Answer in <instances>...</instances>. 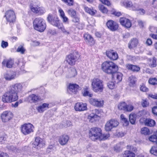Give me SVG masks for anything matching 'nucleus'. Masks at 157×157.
Masks as SVG:
<instances>
[{"label":"nucleus","mask_w":157,"mask_h":157,"mask_svg":"<svg viewBox=\"0 0 157 157\" xmlns=\"http://www.w3.org/2000/svg\"><path fill=\"white\" fill-rule=\"evenodd\" d=\"M101 68L105 73L108 74H113V78L117 82L122 79V74L120 72L115 73L118 69L117 66L114 63L110 61H105L101 65Z\"/></svg>","instance_id":"f03ea898"},{"label":"nucleus","mask_w":157,"mask_h":157,"mask_svg":"<svg viewBox=\"0 0 157 157\" xmlns=\"http://www.w3.org/2000/svg\"><path fill=\"white\" fill-rule=\"evenodd\" d=\"M58 12L60 17L65 15V13L63 10L60 8H59Z\"/></svg>","instance_id":"69168bd1"},{"label":"nucleus","mask_w":157,"mask_h":157,"mask_svg":"<svg viewBox=\"0 0 157 157\" xmlns=\"http://www.w3.org/2000/svg\"><path fill=\"white\" fill-rule=\"evenodd\" d=\"M84 10L86 13L92 15H94L96 12V10L93 9L89 8L85 6L84 7Z\"/></svg>","instance_id":"473e14b6"},{"label":"nucleus","mask_w":157,"mask_h":157,"mask_svg":"<svg viewBox=\"0 0 157 157\" xmlns=\"http://www.w3.org/2000/svg\"><path fill=\"white\" fill-rule=\"evenodd\" d=\"M67 12L68 14L72 17L77 15L76 11L72 9H70L68 10Z\"/></svg>","instance_id":"ea45409f"},{"label":"nucleus","mask_w":157,"mask_h":157,"mask_svg":"<svg viewBox=\"0 0 157 157\" xmlns=\"http://www.w3.org/2000/svg\"><path fill=\"white\" fill-rule=\"evenodd\" d=\"M13 116V115L12 112L5 111L1 114V118L3 122H6L11 119Z\"/></svg>","instance_id":"9b49d317"},{"label":"nucleus","mask_w":157,"mask_h":157,"mask_svg":"<svg viewBox=\"0 0 157 157\" xmlns=\"http://www.w3.org/2000/svg\"><path fill=\"white\" fill-rule=\"evenodd\" d=\"M13 64V61L10 59H5L2 63V64L3 66L9 68L12 67Z\"/></svg>","instance_id":"393cba45"},{"label":"nucleus","mask_w":157,"mask_h":157,"mask_svg":"<svg viewBox=\"0 0 157 157\" xmlns=\"http://www.w3.org/2000/svg\"><path fill=\"white\" fill-rule=\"evenodd\" d=\"M138 40L136 39H133L128 44V47L129 48H132L136 47L138 44Z\"/></svg>","instance_id":"c756f323"},{"label":"nucleus","mask_w":157,"mask_h":157,"mask_svg":"<svg viewBox=\"0 0 157 157\" xmlns=\"http://www.w3.org/2000/svg\"><path fill=\"white\" fill-rule=\"evenodd\" d=\"M5 17L7 21L10 23H13L16 18L14 12L12 10L7 11L6 13Z\"/></svg>","instance_id":"1a4fd4ad"},{"label":"nucleus","mask_w":157,"mask_h":157,"mask_svg":"<svg viewBox=\"0 0 157 157\" xmlns=\"http://www.w3.org/2000/svg\"><path fill=\"white\" fill-rule=\"evenodd\" d=\"M77 74V72L75 68L72 67L68 69L66 74V77L67 78H72L75 77Z\"/></svg>","instance_id":"a211bd4d"},{"label":"nucleus","mask_w":157,"mask_h":157,"mask_svg":"<svg viewBox=\"0 0 157 157\" xmlns=\"http://www.w3.org/2000/svg\"><path fill=\"white\" fill-rule=\"evenodd\" d=\"M82 94L84 96H88L91 97L92 94L89 91V88L87 87L84 88L82 90Z\"/></svg>","instance_id":"7c9ffc66"},{"label":"nucleus","mask_w":157,"mask_h":157,"mask_svg":"<svg viewBox=\"0 0 157 157\" xmlns=\"http://www.w3.org/2000/svg\"><path fill=\"white\" fill-rule=\"evenodd\" d=\"M127 68L131 70L133 72H138L140 70L139 67L136 65L130 64H127L126 65Z\"/></svg>","instance_id":"c85d7f7f"},{"label":"nucleus","mask_w":157,"mask_h":157,"mask_svg":"<svg viewBox=\"0 0 157 157\" xmlns=\"http://www.w3.org/2000/svg\"><path fill=\"white\" fill-rule=\"evenodd\" d=\"M23 86L21 83H17L10 87L9 90L2 96V101L4 103H11L18 99L17 93L22 90Z\"/></svg>","instance_id":"f257e3e1"},{"label":"nucleus","mask_w":157,"mask_h":157,"mask_svg":"<svg viewBox=\"0 0 157 157\" xmlns=\"http://www.w3.org/2000/svg\"><path fill=\"white\" fill-rule=\"evenodd\" d=\"M151 154L157 156V146H152L150 150Z\"/></svg>","instance_id":"49530a36"},{"label":"nucleus","mask_w":157,"mask_h":157,"mask_svg":"<svg viewBox=\"0 0 157 157\" xmlns=\"http://www.w3.org/2000/svg\"><path fill=\"white\" fill-rule=\"evenodd\" d=\"M136 120L135 115L134 114H130L129 115V121L130 122L133 124L135 123Z\"/></svg>","instance_id":"3c124183"},{"label":"nucleus","mask_w":157,"mask_h":157,"mask_svg":"<svg viewBox=\"0 0 157 157\" xmlns=\"http://www.w3.org/2000/svg\"><path fill=\"white\" fill-rule=\"evenodd\" d=\"M31 8L32 11L33 12L36 13H38L40 10L39 8L34 6H32Z\"/></svg>","instance_id":"052dcab7"},{"label":"nucleus","mask_w":157,"mask_h":157,"mask_svg":"<svg viewBox=\"0 0 157 157\" xmlns=\"http://www.w3.org/2000/svg\"><path fill=\"white\" fill-rule=\"evenodd\" d=\"M140 89V90L143 92H146L148 91V88L144 84L141 85Z\"/></svg>","instance_id":"bf43d9fd"},{"label":"nucleus","mask_w":157,"mask_h":157,"mask_svg":"<svg viewBox=\"0 0 157 157\" xmlns=\"http://www.w3.org/2000/svg\"><path fill=\"white\" fill-rule=\"evenodd\" d=\"M101 130L100 128H92L90 130L89 136L91 139L93 140H95L99 139L101 135Z\"/></svg>","instance_id":"39448f33"},{"label":"nucleus","mask_w":157,"mask_h":157,"mask_svg":"<svg viewBox=\"0 0 157 157\" xmlns=\"http://www.w3.org/2000/svg\"><path fill=\"white\" fill-rule=\"evenodd\" d=\"M107 28L111 31H114L118 28V25L116 22L112 20H109L106 23Z\"/></svg>","instance_id":"f8f14e48"},{"label":"nucleus","mask_w":157,"mask_h":157,"mask_svg":"<svg viewBox=\"0 0 157 157\" xmlns=\"http://www.w3.org/2000/svg\"><path fill=\"white\" fill-rule=\"evenodd\" d=\"M128 80L129 82V85L130 86H132L135 83L136 79L135 77L131 76L129 78Z\"/></svg>","instance_id":"4c0bfd02"},{"label":"nucleus","mask_w":157,"mask_h":157,"mask_svg":"<svg viewBox=\"0 0 157 157\" xmlns=\"http://www.w3.org/2000/svg\"><path fill=\"white\" fill-rule=\"evenodd\" d=\"M34 144L36 146L39 148L42 147L45 145V141L39 137H37L35 138V141L34 142Z\"/></svg>","instance_id":"4be33fe9"},{"label":"nucleus","mask_w":157,"mask_h":157,"mask_svg":"<svg viewBox=\"0 0 157 157\" xmlns=\"http://www.w3.org/2000/svg\"><path fill=\"white\" fill-rule=\"evenodd\" d=\"M34 126L30 123L25 124L21 127V132L24 135H26L33 132Z\"/></svg>","instance_id":"423d86ee"},{"label":"nucleus","mask_w":157,"mask_h":157,"mask_svg":"<svg viewBox=\"0 0 157 157\" xmlns=\"http://www.w3.org/2000/svg\"><path fill=\"white\" fill-rule=\"evenodd\" d=\"M28 99L31 103H36L40 100V98L34 94H32L28 96Z\"/></svg>","instance_id":"b1692460"},{"label":"nucleus","mask_w":157,"mask_h":157,"mask_svg":"<svg viewBox=\"0 0 157 157\" xmlns=\"http://www.w3.org/2000/svg\"><path fill=\"white\" fill-rule=\"evenodd\" d=\"M90 102L91 105L99 107L102 106L104 104V101L103 100L93 98L90 99Z\"/></svg>","instance_id":"f3484780"},{"label":"nucleus","mask_w":157,"mask_h":157,"mask_svg":"<svg viewBox=\"0 0 157 157\" xmlns=\"http://www.w3.org/2000/svg\"><path fill=\"white\" fill-rule=\"evenodd\" d=\"M92 89L96 92H101L104 89L103 81L98 78H94L91 80Z\"/></svg>","instance_id":"7ed1b4c3"},{"label":"nucleus","mask_w":157,"mask_h":157,"mask_svg":"<svg viewBox=\"0 0 157 157\" xmlns=\"http://www.w3.org/2000/svg\"><path fill=\"white\" fill-rule=\"evenodd\" d=\"M25 50V49L22 46H20L18 47L17 51L18 52H20L21 54H23L24 53Z\"/></svg>","instance_id":"4d7b16f0"},{"label":"nucleus","mask_w":157,"mask_h":157,"mask_svg":"<svg viewBox=\"0 0 157 157\" xmlns=\"http://www.w3.org/2000/svg\"><path fill=\"white\" fill-rule=\"evenodd\" d=\"M99 10L103 13H107L108 10L107 8L104 6L102 5H100L98 6Z\"/></svg>","instance_id":"a18cd8bd"},{"label":"nucleus","mask_w":157,"mask_h":157,"mask_svg":"<svg viewBox=\"0 0 157 157\" xmlns=\"http://www.w3.org/2000/svg\"><path fill=\"white\" fill-rule=\"evenodd\" d=\"M121 118L122 122L123 123V125L124 126H127L128 124V122L127 119L124 117L123 114H121Z\"/></svg>","instance_id":"a19ab883"},{"label":"nucleus","mask_w":157,"mask_h":157,"mask_svg":"<svg viewBox=\"0 0 157 157\" xmlns=\"http://www.w3.org/2000/svg\"><path fill=\"white\" fill-rule=\"evenodd\" d=\"M152 98L157 99V94H148V98Z\"/></svg>","instance_id":"13d9d810"},{"label":"nucleus","mask_w":157,"mask_h":157,"mask_svg":"<svg viewBox=\"0 0 157 157\" xmlns=\"http://www.w3.org/2000/svg\"><path fill=\"white\" fill-rule=\"evenodd\" d=\"M152 112L155 116H157V105L155 106L152 108Z\"/></svg>","instance_id":"680f3d73"},{"label":"nucleus","mask_w":157,"mask_h":157,"mask_svg":"<svg viewBox=\"0 0 157 157\" xmlns=\"http://www.w3.org/2000/svg\"><path fill=\"white\" fill-rule=\"evenodd\" d=\"M148 64L150 67H154L156 66V59L153 57L152 59H150L148 62Z\"/></svg>","instance_id":"f704fd0d"},{"label":"nucleus","mask_w":157,"mask_h":157,"mask_svg":"<svg viewBox=\"0 0 157 157\" xmlns=\"http://www.w3.org/2000/svg\"><path fill=\"white\" fill-rule=\"evenodd\" d=\"M148 140L153 143H157V136L154 135H151L148 138Z\"/></svg>","instance_id":"58836bf2"},{"label":"nucleus","mask_w":157,"mask_h":157,"mask_svg":"<svg viewBox=\"0 0 157 157\" xmlns=\"http://www.w3.org/2000/svg\"><path fill=\"white\" fill-rule=\"evenodd\" d=\"M110 136V135L108 133H104L103 134H102L101 132V135L100 136L99 138V140H105L108 139Z\"/></svg>","instance_id":"79ce46f5"},{"label":"nucleus","mask_w":157,"mask_h":157,"mask_svg":"<svg viewBox=\"0 0 157 157\" xmlns=\"http://www.w3.org/2000/svg\"><path fill=\"white\" fill-rule=\"evenodd\" d=\"M127 104L125 102H122L120 103L118 105V108L121 110L125 111Z\"/></svg>","instance_id":"c03bdc74"},{"label":"nucleus","mask_w":157,"mask_h":157,"mask_svg":"<svg viewBox=\"0 0 157 157\" xmlns=\"http://www.w3.org/2000/svg\"><path fill=\"white\" fill-rule=\"evenodd\" d=\"M87 105L86 103L78 102L75 104L74 108L76 111H82L87 109Z\"/></svg>","instance_id":"dca6fc26"},{"label":"nucleus","mask_w":157,"mask_h":157,"mask_svg":"<svg viewBox=\"0 0 157 157\" xmlns=\"http://www.w3.org/2000/svg\"><path fill=\"white\" fill-rule=\"evenodd\" d=\"M102 3L105 4L108 6L110 5V2L108 0H99Z\"/></svg>","instance_id":"e2e57ef3"},{"label":"nucleus","mask_w":157,"mask_h":157,"mask_svg":"<svg viewBox=\"0 0 157 157\" xmlns=\"http://www.w3.org/2000/svg\"><path fill=\"white\" fill-rule=\"evenodd\" d=\"M46 25L45 21L41 18H36L33 21L34 29L40 32L44 31L46 29Z\"/></svg>","instance_id":"20e7f679"},{"label":"nucleus","mask_w":157,"mask_h":157,"mask_svg":"<svg viewBox=\"0 0 157 157\" xmlns=\"http://www.w3.org/2000/svg\"><path fill=\"white\" fill-rule=\"evenodd\" d=\"M100 111L97 109L92 110V113L90 114L88 117V118L91 122L96 121L99 117L98 114L100 113Z\"/></svg>","instance_id":"4468645a"},{"label":"nucleus","mask_w":157,"mask_h":157,"mask_svg":"<svg viewBox=\"0 0 157 157\" xmlns=\"http://www.w3.org/2000/svg\"><path fill=\"white\" fill-rule=\"evenodd\" d=\"M1 46L3 48H6L8 46V43L7 42L2 40L1 43Z\"/></svg>","instance_id":"0e129e2a"},{"label":"nucleus","mask_w":157,"mask_h":157,"mask_svg":"<svg viewBox=\"0 0 157 157\" xmlns=\"http://www.w3.org/2000/svg\"><path fill=\"white\" fill-rule=\"evenodd\" d=\"M119 124L118 121L114 119H111L108 121L105 125V129L106 131H110L113 128H115Z\"/></svg>","instance_id":"6e6552de"},{"label":"nucleus","mask_w":157,"mask_h":157,"mask_svg":"<svg viewBox=\"0 0 157 157\" xmlns=\"http://www.w3.org/2000/svg\"><path fill=\"white\" fill-rule=\"evenodd\" d=\"M66 3L67 5L71 6H73L74 4L73 0H62Z\"/></svg>","instance_id":"864d4df0"},{"label":"nucleus","mask_w":157,"mask_h":157,"mask_svg":"<svg viewBox=\"0 0 157 157\" xmlns=\"http://www.w3.org/2000/svg\"><path fill=\"white\" fill-rule=\"evenodd\" d=\"M152 41L151 40L150 38L147 39L146 42V44L148 46L151 45L152 44Z\"/></svg>","instance_id":"774afa93"},{"label":"nucleus","mask_w":157,"mask_h":157,"mask_svg":"<svg viewBox=\"0 0 157 157\" xmlns=\"http://www.w3.org/2000/svg\"><path fill=\"white\" fill-rule=\"evenodd\" d=\"M123 145V143L121 142L117 144L114 147V151L117 152H119L121 151Z\"/></svg>","instance_id":"72a5a7b5"},{"label":"nucleus","mask_w":157,"mask_h":157,"mask_svg":"<svg viewBox=\"0 0 157 157\" xmlns=\"http://www.w3.org/2000/svg\"><path fill=\"white\" fill-rule=\"evenodd\" d=\"M58 28L61 29L62 32L65 34H68L69 33L65 29L63 25L62 24L60 25V26Z\"/></svg>","instance_id":"603ef678"},{"label":"nucleus","mask_w":157,"mask_h":157,"mask_svg":"<svg viewBox=\"0 0 157 157\" xmlns=\"http://www.w3.org/2000/svg\"><path fill=\"white\" fill-rule=\"evenodd\" d=\"M106 53L107 56L111 60H116L118 58L117 54L113 51H107L106 52Z\"/></svg>","instance_id":"412c9836"},{"label":"nucleus","mask_w":157,"mask_h":157,"mask_svg":"<svg viewBox=\"0 0 157 157\" xmlns=\"http://www.w3.org/2000/svg\"><path fill=\"white\" fill-rule=\"evenodd\" d=\"M48 21L52 25L58 28L61 25L60 20L58 16H53L49 14L48 17Z\"/></svg>","instance_id":"0eeeda50"},{"label":"nucleus","mask_w":157,"mask_h":157,"mask_svg":"<svg viewBox=\"0 0 157 157\" xmlns=\"http://www.w3.org/2000/svg\"><path fill=\"white\" fill-rule=\"evenodd\" d=\"M72 21L76 25H78L80 24L79 18L77 16H76L72 17Z\"/></svg>","instance_id":"de8ad7c7"},{"label":"nucleus","mask_w":157,"mask_h":157,"mask_svg":"<svg viewBox=\"0 0 157 157\" xmlns=\"http://www.w3.org/2000/svg\"><path fill=\"white\" fill-rule=\"evenodd\" d=\"M84 38L86 42H87L90 45H93L94 44L95 41L93 38L89 34H85L84 35Z\"/></svg>","instance_id":"bb28decb"},{"label":"nucleus","mask_w":157,"mask_h":157,"mask_svg":"<svg viewBox=\"0 0 157 157\" xmlns=\"http://www.w3.org/2000/svg\"><path fill=\"white\" fill-rule=\"evenodd\" d=\"M131 9L133 11H139V13L141 14H144L145 13L144 9L140 8V6L136 3L132 4Z\"/></svg>","instance_id":"a878e982"},{"label":"nucleus","mask_w":157,"mask_h":157,"mask_svg":"<svg viewBox=\"0 0 157 157\" xmlns=\"http://www.w3.org/2000/svg\"><path fill=\"white\" fill-rule=\"evenodd\" d=\"M107 86L110 89H113L115 87V83L113 82H109L107 83Z\"/></svg>","instance_id":"6e6d98bb"},{"label":"nucleus","mask_w":157,"mask_h":157,"mask_svg":"<svg viewBox=\"0 0 157 157\" xmlns=\"http://www.w3.org/2000/svg\"><path fill=\"white\" fill-rule=\"evenodd\" d=\"M49 108L48 103H44L36 108L37 111L39 113H42Z\"/></svg>","instance_id":"cd10ccee"},{"label":"nucleus","mask_w":157,"mask_h":157,"mask_svg":"<svg viewBox=\"0 0 157 157\" xmlns=\"http://www.w3.org/2000/svg\"><path fill=\"white\" fill-rule=\"evenodd\" d=\"M134 109L133 106L131 104L128 105L127 104V106L125 107V111L127 112H131Z\"/></svg>","instance_id":"09e8293b"},{"label":"nucleus","mask_w":157,"mask_h":157,"mask_svg":"<svg viewBox=\"0 0 157 157\" xmlns=\"http://www.w3.org/2000/svg\"><path fill=\"white\" fill-rule=\"evenodd\" d=\"M79 55L78 56L72 54H70L67 56L66 61L68 64L71 66L74 65L76 61L78 59Z\"/></svg>","instance_id":"9d476101"},{"label":"nucleus","mask_w":157,"mask_h":157,"mask_svg":"<svg viewBox=\"0 0 157 157\" xmlns=\"http://www.w3.org/2000/svg\"><path fill=\"white\" fill-rule=\"evenodd\" d=\"M61 19H62L63 22L65 23L68 24L69 22V19L65 15L63 16H62L60 17Z\"/></svg>","instance_id":"5fc2aeb1"},{"label":"nucleus","mask_w":157,"mask_h":157,"mask_svg":"<svg viewBox=\"0 0 157 157\" xmlns=\"http://www.w3.org/2000/svg\"><path fill=\"white\" fill-rule=\"evenodd\" d=\"M120 24L123 27L126 28H129L132 26L131 21L125 17H121L119 19Z\"/></svg>","instance_id":"2eb2a0df"},{"label":"nucleus","mask_w":157,"mask_h":157,"mask_svg":"<svg viewBox=\"0 0 157 157\" xmlns=\"http://www.w3.org/2000/svg\"><path fill=\"white\" fill-rule=\"evenodd\" d=\"M69 139V137L67 135H63L59 137L58 141L61 145H64L67 144Z\"/></svg>","instance_id":"5701e85b"},{"label":"nucleus","mask_w":157,"mask_h":157,"mask_svg":"<svg viewBox=\"0 0 157 157\" xmlns=\"http://www.w3.org/2000/svg\"><path fill=\"white\" fill-rule=\"evenodd\" d=\"M145 125L150 127H152L155 125V121L152 119H147L145 121Z\"/></svg>","instance_id":"2f4dec72"},{"label":"nucleus","mask_w":157,"mask_h":157,"mask_svg":"<svg viewBox=\"0 0 157 157\" xmlns=\"http://www.w3.org/2000/svg\"><path fill=\"white\" fill-rule=\"evenodd\" d=\"M79 86L76 84H69L68 86V91L71 94H75L78 91Z\"/></svg>","instance_id":"6ab92c4d"},{"label":"nucleus","mask_w":157,"mask_h":157,"mask_svg":"<svg viewBox=\"0 0 157 157\" xmlns=\"http://www.w3.org/2000/svg\"><path fill=\"white\" fill-rule=\"evenodd\" d=\"M9 149L12 150V151H13L14 152H18V151H19V150L17 149V148H16V147L13 146H10V148Z\"/></svg>","instance_id":"338daca9"},{"label":"nucleus","mask_w":157,"mask_h":157,"mask_svg":"<svg viewBox=\"0 0 157 157\" xmlns=\"http://www.w3.org/2000/svg\"><path fill=\"white\" fill-rule=\"evenodd\" d=\"M132 146L130 145H128L127 148L129 150H126L124 151L121 155V157H135L136 155L134 153L131 151L132 149Z\"/></svg>","instance_id":"ddd939ff"},{"label":"nucleus","mask_w":157,"mask_h":157,"mask_svg":"<svg viewBox=\"0 0 157 157\" xmlns=\"http://www.w3.org/2000/svg\"><path fill=\"white\" fill-rule=\"evenodd\" d=\"M140 132L141 134L144 135H148L151 134L149 129L146 127L142 128Z\"/></svg>","instance_id":"c9c22d12"},{"label":"nucleus","mask_w":157,"mask_h":157,"mask_svg":"<svg viewBox=\"0 0 157 157\" xmlns=\"http://www.w3.org/2000/svg\"><path fill=\"white\" fill-rule=\"evenodd\" d=\"M141 104L143 107H147L149 106V102L146 99H142L141 102Z\"/></svg>","instance_id":"37998d69"},{"label":"nucleus","mask_w":157,"mask_h":157,"mask_svg":"<svg viewBox=\"0 0 157 157\" xmlns=\"http://www.w3.org/2000/svg\"><path fill=\"white\" fill-rule=\"evenodd\" d=\"M16 72L11 71L6 73L4 75V77L6 80L10 81L16 78Z\"/></svg>","instance_id":"aec40b11"},{"label":"nucleus","mask_w":157,"mask_h":157,"mask_svg":"<svg viewBox=\"0 0 157 157\" xmlns=\"http://www.w3.org/2000/svg\"><path fill=\"white\" fill-rule=\"evenodd\" d=\"M148 82L149 84L152 85H157V79L155 78H150Z\"/></svg>","instance_id":"8fccbe9b"},{"label":"nucleus","mask_w":157,"mask_h":157,"mask_svg":"<svg viewBox=\"0 0 157 157\" xmlns=\"http://www.w3.org/2000/svg\"><path fill=\"white\" fill-rule=\"evenodd\" d=\"M122 5L127 8L131 9L132 5V3L131 1H127L123 2L122 3Z\"/></svg>","instance_id":"e433bc0d"}]
</instances>
